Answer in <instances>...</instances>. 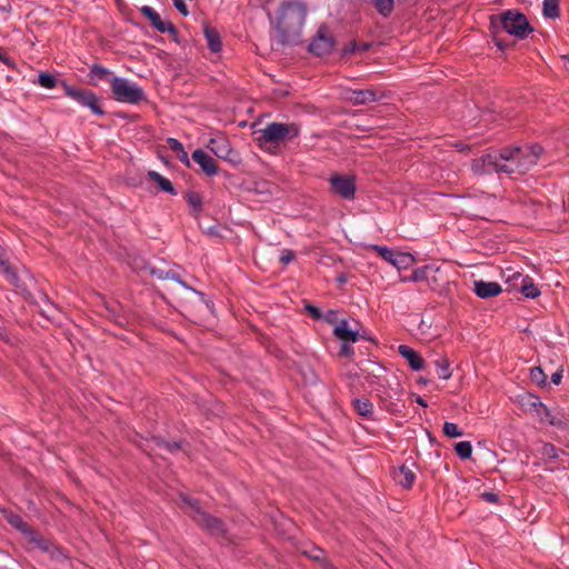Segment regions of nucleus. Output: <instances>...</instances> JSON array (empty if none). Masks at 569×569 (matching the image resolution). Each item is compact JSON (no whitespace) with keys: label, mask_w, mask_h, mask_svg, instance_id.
Returning <instances> with one entry per match:
<instances>
[{"label":"nucleus","mask_w":569,"mask_h":569,"mask_svg":"<svg viewBox=\"0 0 569 569\" xmlns=\"http://www.w3.org/2000/svg\"><path fill=\"white\" fill-rule=\"evenodd\" d=\"M64 94L77 101L80 106L88 108L93 114L103 117L106 111L100 106V98L90 89L78 88L61 81Z\"/></svg>","instance_id":"obj_5"},{"label":"nucleus","mask_w":569,"mask_h":569,"mask_svg":"<svg viewBox=\"0 0 569 569\" xmlns=\"http://www.w3.org/2000/svg\"><path fill=\"white\" fill-rule=\"evenodd\" d=\"M383 94H379L373 89H360V90H351L350 96L347 97V100L352 104H366L370 102H375L380 100Z\"/></svg>","instance_id":"obj_19"},{"label":"nucleus","mask_w":569,"mask_h":569,"mask_svg":"<svg viewBox=\"0 0 569 569\" xmlns=\"http://www.w3.org/2000/svg\"><path fill=\"white\" fill-rule=\"evenodd\" d=\"M257 133L256 141L261 148H266L268 144L278 147L280 142L297 138L300 134V128L295 122H271Z\"/></svg>","instance_id":"obj_2"},{"label":"nucleus","mask_w":569,"mask_h":569,"mask_svg":"<svg viewBox=\"0 0 569 569\" xmlns=\"http://www.w3.org/2000/svg\"><path fill=\"white\" fill-rule=\"evenodd\" d=\"M110 87L114 100L119 102L137 104L146 100L142 88L124 78L112 77L110 79Z\"/></svg>","instance_id":"obj_4"},{"label":"nucleus","mask_w":569,"mask_h":569,"mask_svg":"<svg viewBox=\"0 0 569 569\" xmlns=\"http://www.w3.org/2000/svg\"><path fill=\"white\" fill-rule=\"evenodd\" d=\"M500 24L502 31L519 39H526L533 31L527 17L519 11H503L500 14Z\"/></svg>","instance_id":"obj_6"},{"label":"nucleus","mask_w":569,"mask_h":569,"mask_svg":"<svg viewBox=\"0 0 569 569\" xmlns=\"http://www.w3.org/2000/svg\"><path fill=\"white\" fill-rule=\"evenodd\" d=\"M0 512L11 527L20 531L23 536L33 533V528L26 522L20 515L4 507H0Z\"/></svg>","instance_id":"obj_18"},{"label":"nucleus","mask_w":569,"mask_h":569,"mask_svg":"<svg viewBox=\"0 0 569 569\" xmlns=\"http://www.w3.org/2000/svg\"><path fill=\"white\" fill-rule=\"evenodd\" d=\"M416 402H417L418 405L422 406V407H427V406H428V405H427V402H426V400H425L423 398H421L420 396H417V398H416Z\"/></svg>","instance_id":"obj_64"},{"label":"nucleus","mask_w":569,"mask_h":569,"mask_svg":"<svg viewBox=\"0 0 569 569\" xmlns=\"http://www.w3.org/2000/svg\"><path fill=\"white\" fill-rule=\"evenodd\" d=\"M565 69L569 72V54L561 56Z\"/></svg>","instance_id":"obj_63"},{"label":"nucleus","mask_w":569,"mask_h":569,"mask_svg":"<svg viewBox=\"0 0 569 569\" xmlns=\"http://www.w3.org/2000/svg\"><path fill=\"white\" fill-rule=\"evenodd\" d=\"M560 453H566L563 449L557 448L555 445L547 442L541 448V455L545 460L552 461L559 458Z\"/></svg>","instance_id":"obj_40"},{"label":"nucleus","mask_w":569,"mask_h":569,"mask_svg":"<svg viewBox=\"0 0 569 569\" xmlns=\"http://www.w3.org/2000/svg\"><path fill=\"white\" fill-rule=\"evenodd\" d=\"M140 12L144 18H147L151 22L152 27L156 28L158 31L164 29L166 22L161 20L159 13L154 11L153 8L149 6H143L140 9Z\"/></svg>","instance_id":"obj_30"},{"label":"nucleus","mask_w":569,"mask_h":569,"mask_svg":"<svg viewBox=\"0 0 569 569\" xmlns=\"http://www.w3.org/2000/svg\"><path fill=\"white\" fill-rule=\"evenodd\" d=\"M562 378V370H558L551 375V382L553 385H559Z\"/></svg>","instance_id":"obj_59"},{"label":"nucleus","mask_w":569,"mask_h":569,"mask_svg":"<svg viewBox=\"0 0 569 569\" xmlns=\"http://www.w3.org/2000/svg\"><path fill=\"white\" fill-rule=\"evenodd\" d=\"M437 368V375L440 379H450L452 371L450 370V362L447 356H440L433 361Z\"/></svg>","instance_id":"obj_31"},{"label":"nucleus","mask_w":569,"mask_h":569,"mask_svg":"<svg viewBox=\"0 0 569 569\" xmlns=\"http://www.w3.org/2000/svg\"><path fill=\"white\" fill-rule=\"evenodd\" d=\"M147 176L150 180H152L153 182H156L158 184V187L161 191L170 193L172 196L177 194V190L173 187V184L171 183V181L169 179L164 178L163 176H161L160 173H158L157 171L150 170V171H148Z\"/></svg>","instance_id":"obj_27"},{"label":"nucleus","mask_w":569,"mask_h":569,"mask_svg":"<svg viewBox=\"0 0 569 569\" xmlns=\"http://www.w3.org/2000/svg\"><path fill=\"white\" fill-rule=\"evenodd\" d=\"M398 353L408 361V365L412 370L420 371L425 368V359L411 347L400 345L398 347Z\"/></svg>","instance_id":"obj_20"},{"label":"nucleus","mask_w":569,"mask_h":569,"mask_svg":"<svg viewBox=\"0 0 569 569\" xmlns=\"http://www.w3.org/2000/svg\"><path fill=\"white\" fill-rule=\"evenodd\" d=\"M431 272H433V266H430V264L416 268L412 271L411 276L409 277V280L415 281V282L426 281L428 278V274H430Z\"/></svg>","instance_id":"obj_41"},{"label":"nucleus","mask_w":569,"mask_h":569,"mask_svg":"<svg viewBox=\"0 0 569 569\" xmlns=\"http://www.w3.org/2000/svg\"><path fill=\"white\" fill-rule=\"evenodd\" d=\"M208 148L216 157L223 159L232 164L240 163L239 154L234 151L226 139H210Z\"/></svg>","instance_id":"obj_12"},{"label":"nucleus","mask_w":569,"mask_h":569,"mask_svg":"<svg viewBox=\"0 0 569 569\" xmlns=\"http://www.w3.org/2000/svg\"><path fill=\"white\" fill-rule=\"evenodd\" d=\"M159 32H161V33L168 32L174 42L180 43L178 30L174 27V24H172L171 22H166L164 29H161Z\"/></svg>","instance_id":"obj_50"},{"label":"nucleus","mask_w":569,"mask_h":569,"mask_svg":"<svg viewBox=\"0 0 569 569\" xmlns=\"http://www.w3.org/2000/svg\"><path fill=\"white\" fill-rule=\"evenodd\" d=\"M530 379L532 382L537 383L539 387H545L547 385V375L542 370L541 367H533L530 370Z\"/></svg>","instance_id":"obj_47"},{"label":"nucleus","mask_w":569,"mask_h":569,"mask_svg":"<svg viewBox=\"0 0 569 569\" xmlns=\"http://www.w3.org/2000/svg\"><path fill=\"white\" fill-rule=\"evenodd\" d=\"M0 60L3 61L7 66H12L11 59L6 53H0Z\"/></svg>","instance_id":"obj_62"},{"label":"nucleus","mask_w":569,"mask_h":569,"mask_svg":"<svg viewBox=\"0 0 569 569\" xmlns=\"http://www.w3.org/2000/svg\"><path fill=\"white\" fill-rule=\"evenodd\" d=\"M355 52H358V42L356 40L350 41L349 44L345 46L341 49V57H347L349 54H352Z\"/></svg>","instance_id":"obj_55"},{"label":"nucleus","mask_w":569,"mask_h":569,"mask_svg":"<svg viewBox=\"0 0 569 569\" xmlns=\"http://www.w3.org/2000/svg\"><path fill=\"white\" fill-rule=\"evenodd\" d=\"M89 69H90V71H89L88 77L90 78L89 83H91V84H96L97 80H104L111 74V71L109 69H107L98 63L91 64L89 67Z\"/></svg>","instance_id":"obj_32"},{"label":"nucleus","mask_w":569,"mask_h":569,"mask_svg":"<svg viewBox=\"0 0 569 569\" xmlns=\"http://www.w3.org/2000/svg\"><path fill=\"white\" fill-rule=\"evenodd\" d=\"M34 83H38L40 87L46 89H53L58 84L61 86V81H59L54 74L46 71H42L38 74V79L34 81Z\"/></svg>","instance_id":"obj_33"},{"label":"nucleus","mask_w":569,"mask_h":569,"mask_svg":"<svg viewBox=\"0 0 569 569\" xmlns=\"http://www.w3.org/2000/svg\"><path fill=\"white\" fill-rule=\"evenodd\" d=\"M372 249L376 250L383 260L388 261L391 264L393 263L397 251L379 244H373Z\"/></svg>","instance_id":"obj_48"},{"label":"nucleus","mask_w":569,"mask_h":569,"mask_svg":"<svg viewBox=\"0 0 569 569\" xmlns=\"http://www.w3.org/2000/svg\"><path fill=\"white\" fill-rule=\"evenodd\" d=\"M473 292L481 299H489L499 296L502 288L495 281L476 280L473 281Z\"/></svg>","instance_id":"obj_17"},{"label":"nucleus","mask_w":569,"mask_h":569,"mask_svg":"<svg viewBox=\"0 0 569 569\" xmlns=\"http://www.w3.org/2000/svg\"><path fill=\"white\" fill-rule=\"evenodd\" d=\"M415 261L416 259L411 253L397 251L392 266H395L398 270L408 269L415 263Z\"/></svg>","instance_id":"obj_35"},{"label":"nucleus","mask_w":569,"mask_h":569,"mask_svg":"<svg viewBox=\"0 0 569 569\" xmlns=\"http://www.w3.org/2000/svg\"><path fill=\"white\" fill-rule=\"evenodd\" d=\"M412 467H416L415 461H411L410 466L403 463L397 471H395V480L405 489H410L415 482L416 475Z\"/></svg>","instance_id":"obj_22"},{"label":"nucleus","mask_w":569,"mask_h":569,"mask_svg":"<svg viewBox=\"0 0 569 569\" xmlns=\"http://www.w3.org/2000/svg\"><path fill=\"white\" fill-rule=\"evenodd\" d=\"M305 310L307 311V313H308L311 318H313V319H316V320H319V319H321V318H322V313H321V311L319 310V308H318V307H316V306H313V305H311V303H306V305H305Z\"/></svg>","instance_id":"obj_54"},{"label":"nucleus","mask_w":569,"mask_h":569,"mask_svg":"<svg viewBox=\"0 0 569 569\" xmlns=\"http://www.w3.org/2000/svg\"><path fill=\"white\" fill-rule=\"evenodd\" d=\"M296 258V253L295 251L290 250V249H283L280 253V262L282 264H288L290 263L291 261H293Z\"/></svg>","instance_id":"obj_52"},{"label":"nucleus","mask_w":569,"mask_h":569,"mask_svg":"<svg viewBox=\"0 0 569 569\" xmlns=\"http://www.w3.org/2000/svg\"><path fill=\"white\" fill-rule=\"evenodd\" d=\"M174 8L183 16L187 17L189 14L188 7L184 0H172Z\"/></svg>","instance_id":"obj_57"},{"label":"nucleus","mask_w":569,"mask_h":569,"mask_svg":"<svg viewBox=\"0 0 569 569\" xmlns=\"http://www.w3.org/2000/svg\"><path fill=\"white\" fill-rule=\"evenodd\" d=\"M505 160L501 157V150L497 153H487L480 158L473 159L471 162V169L477 174H485L491 172H503Z\"/></svg>","instance_id":"obj_11"},{"label":"nucleus","mask_w":569,"mask_h":569,"mask_svg":"<svg viewBox=\"0 0 569 569\" xmlns=\"http://www.w3.org/2000/svg\"><path fill=\"white\" fill-rule=\"evenodd\" d=\"M148 273L152 277H156L159 280L170 279V280L176 281L177 283H179L183 288L190 290L193 295H196L199 298L200 306L206 307L210 311L213 309V302L208 300L203 292L198 291L194 288L190 287L186 281L182 280L180 274H178L173 270H163V269L150 266Z\"/></svg>","instance_id":"obj_8"},{"label":"nucleus","mask_w":569,"mask_h":569,"mask_svg":"<svg viewBox=\"0 0 569 569\" xmlns=\"http://www.w3.org/2000/svg\"><path fill=\"white\" fill-rule=\"evenodd\" d=\"M331 191L342 199H355L357 192L356 176L332 174L329 179Z\"/></svg>","instance_id":"obj_10"},{"label":"nucleus","mask_w":569,"mask_h":569,"mask_svg":"<svg viewBox=\"0 0 569 569\" xmlns=\"http://www.w3.org/2000/svg\"><path fill=\"white\" fill-rule=\"evenodd\" d=\"M302 555L309 558L310 560L319 563V566L322 569H337V567L327 557L326 551L316 545H312L309 548L305 549L302 551Z\"/></svg>","instance_id":"obj_21"},{"label":"nucleus","mask_w":569,"mask_h":569,"mask_svg":"<svg viewBox=\"0 0 569 569\" xmlns=\"http://www.w3.org/2000/svg\"><path fill=\"white\" fill-rule=\"evenodd\" d=\"M426 282L432 291H441L446 279L439 267L433 266V272L428 274Z\"/></svg>","instance_id":"obj_28"},{"label":"nucleus","mask_w":569,"mask_h":569,"mask_svg":"<svg viewBox=\"0 0 569 569\" xmlns=\"http://www.w3.org/2000/svg\"><path fill=\"white\" fill-rule=\"evenodd\" d=\"M194 522L211 536L223 537L227 532L224 522L208 512L200 513V518H194Z\"/></svg>","instance_id":"obj_14"},{"label":"nucleus","mask_w":569,"mask_h":569,"mask_svg":"<svg viewBox=\"0 0 569 569\" xmlns=\"http://www.w3.org/2000/svg\"><path fill=\"white\" fill-rule=\"evenodd\" d=\"M4 254H6V250L0 246V268L3 272V274H6L7 278L13 284H16L18 282V274H17L14 268H12L10 266V263L4 259Z\"/></svg>","instance_id":"obj_34"},{"label":"nucleus","mask_w":569,"mask_h":569,"mask_svg":"<svg viewBox=\"0 0 569 569\" xmlns=\"http://www.w3.org/2000/svg\"><path fill=\"white\" fill-rule=\"evenodd\" d=\"M380 398H381V401L387 410H389L391 412L396 411V409L392 408V406L395 405L393 402H391V401L388 402V399L383 396H380Z\"/></svg>","instance_id":"obj_61"},{"label":"nucleus","mask_w":569,"mask_h":569,"mask_svg":"<svg viewBox=\"0 0 569 569\" xmlns=\"http://www.w3.org/2000/svg\"><path fill=\"white\" fill-rule=\"evenodd\" d=\"M151 441L159 448H164L169 452H176L181 449L180 441H166L160 437H152Z\"/></svg>","instance_id":"obj_42"},{"label":"nucleus","mask_w":569,"mask_h":569,"mask_svg":"<svg viewBox=\"0 0 569 569\" xmlns=\"http://www.w3.org/2000/svg\"><path fill=\"white\" fill-rule=\"evenodd\" d=\"M333 335L342 342H356L360 337L357 330H352L348 327L347 320H341L333 328Z\"/></svg>","instance_id":"obj_23"},{"label":"nucleus","mask_w":569,"mask_h":569,"mask_svg":"<svg viewBox=\"0 0 569 569\" xmlns=\"http://www.w3.org/2000/svg\"><path fill=\"white\" fill-rule=\"evenodd\" d=\"M353 355H355V350L350 346V342H342L341 348L339 350V356L346 357V358H352Z\"/></svg>","instance_id":"obj_56"},{"label":"nucleus","mask_w":569,"mask_h":569,"mask_svg":"<svg viewBox=\"0 0 569 569\" xmlns=\"http://www.w3.org/2000/svg\"><path fill=\"white\" fill-rule=\"evenodd\" d=\"M442 430L445 436L449 438H457L463 435V431L453 422H445Z\"/></svg>","instance_id":"obj_49"},{"label":"nucleus","mask_w":569,"mask_h":569,"mask_svg":"<svg viewBox=\"0 0 569 569\" xmlns=\"http://www.w3.org/2000/svg\"><path fill=\"white\" fill-rule=\"evenodd\" d=\"M132 270L136 272L149 271L150 264L146 262L143 259L136 258L131 266Z\"/></svg>","instance_id":"obj_51"},{"label":"nucleus","mask_w":569,"mask_h":569,"mask_svg":"<svg viewBox=\"0 0 569 569\" xmlns=\"http://www.w3.org/2000/svg\"><path fill=\"white\" fill-rule=\"evenodd\" d=\"M519 403L525 411L535 413L541 422H548L549 425L557 427L562 425L561 420L553 417L550 409L532 393L528 392L519 396Z\"/></svg>","instance_id":"obj_7"},{"label":"nucleus","mask_w":569,"mask_h":569,"mask_svg":"<svg viewBox=\"0 0 569 569\" xmlns=\"http://www.w3.org/2000/svg\"><path fill=\"white\" fill-rule=\"evenodd\" d=\"M184 199L190 208V214L198 218L203 211V197L198 191L188 190L184 193Z\"/></svg>","instance_id":"obj_24"},{"label":"nucleus","mask_w":569,"mask_h":569,"mask_svg":"<svg viewBox=\"0 0 569 569\" xmlns=\"http://www.w3.org/2000/svg\"><path fill=\"white\" fill-rule=\"evenodd\" d=\"M360 373L369 385L379 383L382 378H385V373L387 369L381 366L379 362H375L371 360H366L358 365Z\"/></svg>","instance_id":"obj_13"},{"label":"nucleus","mask_w":569,"mask_h":569,"mask_svg":"<svg viewBox=\"0 0 569 569\" xmlns=\"http://www.w3.org/2000/svg\"><path fill=\"white\" fill-rule=\"evenodd\" d=\"M167 144L170 148V150H172L177 154V158L179 159L180 162H182L187 167L191 166L188 153L184 151L182 143L178 139L168 138Z\"/></svg>","instance_id":"obj_29"},{"label":"nucleus","mask_w":569,"mask_h":569,"mask_svg":"<svg viewBox=\"0 0 569 569\" xmlns=\"http://www.w3.org/2000/svg\"><path fill=\"white\" fill-rule=\"evenodd\" d=\"M559 1L560 0L543 1L542 12L546 18L557 19L560 17Z\"/></svg>","instance_id":"obj_38"},{"label":"nucleus","mask_w":569,"mask_h":569,"mask_svg":"<svg viewBox=\"0 0 569 569\" xmlns=\"http://www.w3.org/2000/svg\"><path fill=\"white\" fill-rule=\"evenodd\" d=\"M490 30H491V34H492V40L495 42V44L500 49V50H506L510 43L509 42H506L503 39L500 38V28L496 24V16H492L490 18Z\"/></svg>","instance_id":"obj_37"},{"label":"nucleus","mask_w":569,"mask_h":569,"mask_svg":"<svg viewBox=\"0 0 569 569\" xmlns=\"http://www.w3.org/2000/svg\"><path fill=\"white\" fill-rule=\"evenodd\" d=\"M336 47V39L328 32L327 26L319 27L316 36L311 39L308 50L316 57L330 54Z\"/></svg>","instance_id":"obj_9"},{"label":"nucleus","mask_w":569,"mask_h":569,"mask_svg":"<svg viewBox=\"0 0 569 569\" xmlns=\"http://www.w3.org/2000/svg\"><path fill=\"white\" fill-rule=\"evenodd\" d=\"M518 280H520V292L523 297L535 299L540 296V290L529 276H522L521 273L516 272L507 282H513V286H517Z\"/></svg>","instance_id":"obj_16"},{"label":"nucleus","mask_w":569,"mask_h":569,"mask_svg":"<svg viewBox=\"0 0 569 569\" xmlns=\"http://www.w3.org/2000/svg\"><path fill=\"white\" fill-rule=\"evenodd\" d=\"M352 408L362 418L367 420H375L373 417V405L367 398H355L352 400Z\"/></svg>","instance_id":"obj_25"},{"label":"nucleus","mask_w":569,"mask_h":569,"mask_svg":"<svg viewBox=\"0 0 569 569\" xmlns=\"http://www.w3.org/2000/svg\"><path fill=\"white\" fill-rule=\"evenodd\" d=\"M373 7L379 14L387 18L395 9V0H372Z\"/></svg>","instance_id":"obj_39"},{"label":"nucleus","mask_w":569,"mask_h":569,"mask_svg":"<svg viewBox=\"0 0 569 569\" xmlns=\"http://www.w3.org/2000/svg\"><path fill=\"white\" fill-rule=\"evenodd\" d=\"M482 500L490 502V503H498L499 502V496L496 492L492 491H485L481 493Z\"/></svg>","instance_id":"obj_58"},{"label":"nucleus","mask_w":569,"mask_h":569,"mask_svg":"<svg viewBox=\"0 0 569 569\" xmlns=\"http://www.w3.org/2000/svg\"><path fill=\"white\" fill-rule=\"evenodd\" d=\"M371 47H372L371 42L358 43V52H366V51L370 50Z\"/></svg>","instance_id":"obj_60"},{"label":"nucleus","mask_w":569,"mask_h":569,"mask_svg":"<svg viewBox=\"0 0 569 569\" xmlns=\"http://www.w3.org/2000/svg\"><path fill=\"white\" fill-rule=\"evenodd\" d=\"M24 537L28 538L29 542L34 543L37 548H39L43 552L48 553L52 549L53 543L48 539L40 537L36 529H33L32 535H26Z\"/></svg>","instance_id":"obj_36"},{"label":"nucleus","mask_w":569,"mask_h":569,"mask_svg":"<svg viewBox=\"0 0 569 569\" xmlns=\"http://www.w3.org/2000/svg\"><path fill=\"white\" fill-rule=\"evenodd\" d=\"M457 456L462 459H469L472 455V446L470 441H460L455 445Z\"/></svg>","instance_id":"obj_43"},{"label":"nucleus","mask_w":569,"mask_h":569,"mask_svg":"<svg viewBox=\"0 0 569 569\" xmlns=\"http://www.w3.org/2000/svg\"><path fill=\"white\" fill-rule=\"evenodd\" d=\"M181 501L184 505H187L188 507H190L191 510L194 512V516L192 517L193 520H194V518H200V513L206 512L201 509L200 501L196 498H191L189 496L181 495Z\"/></svg>","instance_id":"obj_44"},{"label":"nucleus","mask_w":569,"mask_h":569,"mask_svg":"<svg viewBox=\"0 0 569 569\" xmlns=\"http://www.w3.org/2000/svg\"><path fill=\"white\" fill-rule=\"evenodd\" d=\"M192 160L200 166L201 171L208 177L220 173V168L216 160L202 149H197L192 152Z\"/></svg>","instance_id":"obj_15"},{"label":"nucleus","mask_w":569,"mask_h":569,"mask_svg":"<svg viewBox=\"0 0 569 569\" xmlns=\"http://www.w3.org/2000/svg\"><path fill=\"white\" fill-rule=\"evenodd\" d=\"M204 37L207 40L208 48L211 52H220L222 48L221 38L217 29L206 26L204 27Z\"/></svg>","instance_id":"obj_26"},{"label":"nucleus","mask_w":569,"mask_h":569,"mask_svg":"<svg viewBox=\"0 0 569 569\" xmlns=\"http://www.w3.org/2000/svg\"><path fill=\"white\" fill-rule=\"evenodd\" d=\"M523 147H525V152H527V154L531 159L530 161H532L536 166L538 162V159L545 151L543 147L539 143L526 144Z\"/></svg>","instance_id":"obj_45"},{"label":"nucleus","mask_w":569,"mask_h":569,"mask_svg":"<svg viewBox=\"0 0 569 569\" xmlns=\"http://www.w3.org/2000/svg\"><path fill=\"white\" fill-rule=\"evenodd\" d=\"M48 553L52 559L57 561H61L68 558L67 555H64L63 550L54 543L52 546V549Z\"/></svg>","instance_id":"obj_53"},{"label":"nucleus","mask_w":569,"mask_h":569,"mask_svg":"<svg viewBox=\"0 0 569 569\" xmlns=\"http://www.w3.org/2000/svg\"><path fill=\"white\" fill-rule=\"evenodd\" d=\"M307 16V7L298 0L283 1L277 18V37L281 46L299 43L301 30Z\"/></svg>","instance_id":"obj_1"},{"label":"nucleus","mask_w":569,"mask_h":569,"mask_svg":"<svg viewBox=\"0 0 569 569\" xmlns=\"http://www.w3.org/2000/svg\"><path fill=\"white\" fill-rule=\"evenodd\" d=\"M501 157L505 160L501 168L505 173L523 174L535 166L530 157L525 152V147H507L501 149Z\"/></svg>","instance_id":"obj_3"},{"label":"nucleus","mask_w":569,"mask_h":569,"mask_svg":"<svg viewBox=\"0 0 569 569\" xmlns=\"http://www.w3.org/2000/svg\"><path fill=\"white\" fill-rule=\"evenodd\" d=\"M0 569H22V568L8 552L0 550Z\"/></svg>","instance_id":"obj_46"}]
</instances>
